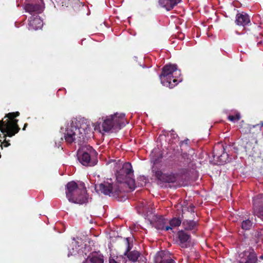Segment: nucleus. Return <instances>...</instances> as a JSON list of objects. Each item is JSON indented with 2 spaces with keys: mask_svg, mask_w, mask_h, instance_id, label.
I'll use <instances>...</instances> for the list:
<instances>
[{
  "mask_svg": "<svg viewBox=\"0 0 263 263\" xmlns=\"http://www.w3.org/2000/svg\"><path fill=\"white\" fill-rule=\"evenodd\" d=\"M156 175L159 181H172L173 179H175V175L172 174H164L160 171L156 173Z\"/></svg>",
  "mask_w": 263,
  "mask_h": 263,
  "instance_id": "nucleus-21",
  "label": "nucleus"
},
{
  "mask_svg": "<svg viewBox=\"0 0 263 263\" xmlns=\"http://www.w3.org/2000/svg\"><path fill=\"white\" fill-rule=\"evenodd\" d=\"M43 26L42 21L38 15H33L30 17L28 24V28L30 30H37Z\"/></svg>",
  "mask_w": 263,
  "mask_h": 263,
  "instance_id": "nucleus-17",
  "label": "nucleus"
},
{
  "mask_svg": "<svg viewBox=\"0 0 263 263\" xmlns=\"http://www.w3.org/2000/svg\"><path fill=\"white\" fill-rule=\"evenodd\" d=\"M253 222L249 218L243 220L241 222V228L245 230H249L252 227Z\"/></svg>",
  "mask_w": 263,
  "mask_h": 263,
  "instance_id": "nucleus-23",
  "label": "nucleus"
},
{
  "mask_svg": "<svg viewBox=\"0 0 263 263\" xmlns=\"http://www.w3.org/2000/svg\"><path fill=\"white\" fill-rule=\"evenodd\" d=\"M185 210V209H183L182 211H183V213H185V212H184Z\"/></svg>",
  "mask_w": 263,
  "mask_h": 263,
  "instance_id": "nucleus-37",
  "label": "nucleus"
},
{
  "mask_svg": "<svg viewBox=\"0 0 263 263\" xmlns=\"http://www.w3.org/2000/svg\"><path fill=\"white\" fill-rule=\"evenodd\" d=\"M240 119V114L237 112L235 115H229L228 119L233 122L238 121Z\"/></svg>",
  "mask_w": 263,
  "mask_h": 263,
  "instance_id": "nucleus-26",
  "label": "nucleus"
},
{
  "mask_svg": "<svg viewBox=\"0 0 263 263\" xmlns=\"http://www.w3.org/2000/svg\"><path fill=\"white\" fill-rule=\"evenodd\" d=\"M181 75L180 71L177 69L176 64L166 65L162 69V73L160 75L161 84L166 87L173 88L177 85L181 79L176 78Z\"/></svg>",
  "mask_w": 263,
  "mask_h": 263,
  "instance_id": "nucleus-3",
  "label": "nucleus"
},
{
  "mask_svg": "<svg viewBox=\"0 0 263 263\" xmlns=\"http://www.w3.org/2000/svg\"><path fill=\"white\" fill-rule=\"evenodd\" d=\"M18 115V112H10L5 116V118H7L5 120L4 119L0 120V130L4 134V137L6 138L7 135L12 137L18 132L20 128L17 124L18 120L14 119Z\"/></svg>",
  "mask_w": 263,
  "mask_h": 263,
  "instance_id": "nucleus-4",
  "label": "nucleus"
},
{
  "mask_svg": "<svg viewBox=\"0 0 263 263\" xmlns=\"http://www.w3.org/2000/svg\"><path fill=\"white\" fill-rule=\"evenodd\" d=\"M95 190L98 194H103L117 197L121 192L119 184L115 182H102L95 185Z\"/></svg>",
  "mask_w": 263,
  "mask_h": 263,
  "instance_id": "nucleus-7",
  "label": "nucleus"
},
{
  "mask_svg": "<svg viewBox=\"0 0 263 263\" xmlns=\"http://www.w3.org/2000/svg\"><path fill=\"white\" fill-rule=\"evenodd\" d=\"M235 22L238 26H245L250 23V17L243 12L238 13L236 16Z\"/></svg>",
  "mask_w": 263,
  "mask_h": 263,
  "instance_id": "nucleus-18",
  "label": "nucleus"
},
{
  "mask_svg": "<svg viewBox=\"0 0 263 263\" xmlns=\"http://www.w3.org/2000/svg\"><path fill=\"white\" fill-rule=\"evenodd\" d=\"M239 263H256L257 256L251 249L246 250L239 254Z\"/></svg>",
  "mask_w": 263,
  "mask_h": 263,
  "instance_id": "nucleus-11",
  "label": "nucleus"
},
{
  "mask_svg": "<svg viewBox=\"0 0 263 263\" xmlns=\"http://www.w3.org/2000/svg\"><path fill=\"white\" fill-rule=\"evenodd\" d=\"M181 223V220L179 218L174 217L170 220V227H176L179 226Z\"/></svg>",
  "mask_w": 263,
  "mask_h": 263,
  "instance_id": "nucleus-25",
  "label": "nucleus"
},
{
  "mask_svg": "<svg viewBox=\"0 0 263 263\" xmlns=\"http://www.w3.org/2000/svg\"><path fill=\"white\" fill-rule=\"evenodd\" d=\"M180 245L182 248H187L189 246L191 240V235L183 230H180L177 233Z\"/></svg>",
  "mask_w": 263,
  "mask_h": 263,
  "instance_id": "nucleus-14",
  "label": "nucleus"
},
{
  "mask_svg": "<svg viewBox=\"0 0 263 263\" xmlns=\"http://www.w3.org/2000/svg\"><path fill=\"white\" fill-rule=\"evenodd\" d=\"M261 125L263 126V123H261Z\"/></svg>",
  "mask_w": 263,
  "mask_h": 263,
  "instance_id": "nucleus-39",
  "label": "nucleus"
},
{
  "mask_svg": "<svg viewBox=\"0 0 263 263\" xmlns=\"http://www.w3.org/2000/svg\"><path fill=\"white\" fill-rule=\"evenodd\" d=\"M260 258L263 259V256H261Z\"/></svg>",
  "mask_w": 263,
  "mask_h": 263,
  "instance_id": "nucleus-38",
  "label": "nucleus"
},
{
  "mask_svg": "<svg viewBox=\"0 0 263 263\" xmlns=\"http://www.w3.org/2000/svg\"><path fill=\"white\" fill-rule=\"evenodd\" d=\"M182 225L185 230H194L197 228V222L193 220H185Z\"/></svg>",
  "mask_w": 263,
  "mask_h": 263,
  "instance_id": "nucleus-22",
  "label": "nucleus"
},
{
  "mask_svg": "<svg viewBox=\"0 0 263 263\" xmlns=\"http://www.w3.org/2000/svg\"><path fill=\"white\" fill-rule=\"evenodd\" d=\"M85 121L84 119L78 121L76 119L71 120L70 125L67 127L65 134V139L67 143H71L77 137L83 138V134L90 129Z\"/></svg>",
  "mask_w": 263,
  "mask_h": 263,
  "instance_id": "nucleus-2",
  "label": "nucleus"
},
{
  "mask_svg": "<svg viewBox=\"0 0 263 263\" xmlns=\"http://www.w3.org/2000/svg\"><path fill=\"white\" fill-rule=\"evenodd\" d=\"M119 184L121 192H132L138 186H143V183L145 185L146 182H142L140 184V182H115Z\"/></svg>",
  "mask_w": 263,
  "mask_h": 263,
  "instance_id": "nucleus-12",
  "label": "nucleus"
},
{
  "mask_svg": "<svg viewBox=\"0 0 263 263\" xmlns=\"http://www.w3.org/2000/svg\"><path fill=\"white\" fill-rule=\"evenodd\" d=\"M3 144L5 147H7L10 145V143H8L6 140L3 142Z\"/></svg>",
  "mask_w": 263,
  "mask_h": 263,
  "instance_id": "nucleus-33",
  "label": "nucleus"
},
{
  "mask_svg": "<svg viewBox=\"0 0 263 263\" xmlns=\"http://www.w3.org/2000/svg\"><path fill=\"white\" fill-rule=\"evenodd\" d=\"M194 209L195 206L193 204H191L189 207L186 208V210L187 212L191 213V214L193 213V214H194Z\"/></svg>",
  "mask_w": 263,
  "mask_h": 263,
  "instance_id": "nucleus-29",
  "label": "nucleus"
},
{
  "mask_svg": "<svg viewBox=\"0 0 263 263\" xmlns=\"http://www.w3.org/2000/svg\"><path fill=\"white\" fill-rule=\"evenodd\" d=\"M100 125V123L97 122L96 123H94L93 124V126L94 127L95 130H99V131L101 132Z\"/></svg>",
  "mask_w": 263,
  "mask_h": 263,
  "instance_id": "nucleus-30",
  "label": "nucleus"
},
{
  "mask_svg": "<svg viewBox=\"0 0 263 263\" xmlns=\"http://www.w3.org/2000/svg\"><path fill=\"white\" fill-rule=\"evenodd\" d=\"M245 126H246V128H247V129H250V127L249 126V125L248 124H246Z\"/></svg>",
  "mask_w": 263,
  "mask_h": 263,
  "instance_id": "nucleus-35",
  "label": "nucleus"
},
{
  "mask_svg": "<svg viewBox=\"0 0 263 263\" xmlns=\"http://www.w3.org/2000/svg\"><path fill=\"white\" fill-rule=\"evenodd\" d=\"M27 126V124H26H26H25L24 127V128H23V130H25V128L26 127V126Z\"/></svg>",
  "mask_w": 263,
  "mask_h": 263,
  "instance_id": "nucleus-36",
  "label": "nucleus"
},
{
  "mask_svg": "<svg viewBox=\"0 0 263 263\" xmlns=\"http://www.w3.org/2000/svg\"><path fill=\"white\" fill-rule=\"evenodd\" d=\"M158 3L160 7L165 9L167 11L172 9L170 0H159Z\"/></svg>",
  "mask_w": 263,
  "mask_h": 263,
  "instance_id": "nucleus-24",
  "label": "nucleus"
},
{
  "mask_svg": "<svg viewBox=\"0 0 263 263\" xmlns=\"http://www.w3.org/2000/svg\"><path fill=\"white\" fill-rule=\"evenodd\" d=\"M157 184L162 189H176L187 185V182H156Z\"/></svg>",
  "mask_w": 263,
  "mask_h": 263,
  "instance_id": "nucleus-15",
  "label": "nucleus"
},
{
  "mask_svg": "<svg viewBox=\"0 0 263 263\" xmlns=\"http://www.w3.org/2000/svg\"><path fill=\"white\" fill-rule=\"evenodd\" d=\"M167 219H165L162 216H157L156 220L154 222V227L157 230L168 231L172 230V228L168 226H166Z\"/></svg>",
  "mask_w": 263,
  "mask_h": 263,
  "instance_id": "nucleus-16",
  "label": "nucleus"
},
{
  "mask_svg": "<svg viewBox=\"0 0 263 263\" xmlns=\"http://www.w3.org/2000/svg\"><path fill=\"white\" fill-rule=\"evenodd\" d=\"M97 153L89 145H84L79 149L77 152L78 159L80 162L85 166H94L98 161Z\"/></svg>",
  "mask_w": 263,
  "mask_h": 263,
  "instance_id": "nucleus-5",
  "label": "nucleus"
},
{
  "mask_svg": "<svg viewBox=\"0 0 263 263\" xmlns=\"http://www.w3.org/2000/svg\"><path fill=\"white\" fill-rule=\"evenodd\" d=\"M252 203L254 214L263 220V194L254 196Z\"/></svg>",
  "mask_w": 263,
  "mask_h": 263,
  "instance_id": "nucleus-10",
  "label": "nucleus"
},
{
  "mask_svg": "<svg viewBox=\"0 0 263 263\" xmlns=\"http://www.w3.org/2000/svg\"><path fill=\"white\" fill-rule=\"evenodd\" d=\"M244 142L246 143L245 149L246 152H248L250 155H254L257 153L258 146L257 145V140L256 139L253 138L249 141L246 138L244 140Z\"/></svg>",
  "mask_w": 263,
  "mask_h": 263,
  "instance_id": "nucleus-13",
  "label": "nucleus"
},
{
  "mask_svg": "<svg viewBox=\"0 0 263 263\" xmlns=\"http://www.w3.org/2000/svg\"><path fill=\"white\" fill-rule=\"evenodd\" d=\"M181 1V0H170V2L172 6V9H173V8Z\"/></svg>",
  "mask_w": 263,
  "mask_h": 263,
  "instance_id": "nucleus-28",
  "label": "nucleus"
},
{
  "mask_svg": "<svg viewBox=\"0 0 263 263\" xmlns=\"http://www.w3.org/2000/svg\"><path fill=\"white\" fill-rule=\"evenodd\" d=\"M117 181H135L134 171L130 163H124L116 174Z\"/></svg>",
  "mask_w": 263,
  "mask_h": 263,
  "instance_id": "nucleus-8",
  "label": "nucleus"
},
{
  "mask_svg": "<svg viewBox=\"0 0 263 263\" xmlns=\"http://www.w3.org/2000/svg\"><path fill=\"white\" fill-rule=\"evenodd\" d=\"M127 123L125 119V114H115L114 115L107 117L104 120L102 124V131L108 132L113 127H118L121 128L124 126Z\"/></svg>",
  "mask_w": 263,
  "mask_h": 263,
  "instance_id": "nucleus-6",
  "label": "nucleus"
},
{
  "mask_svg": "<svg viewBox=\"0 0 263 263\" xmlns=\"http://www.w3.org/2000/svg\"><path fill=\"white\" fill-rule=\"evenodd\" d=\"M159 263H175V261L171 257L161 258Z\"/></svg>",
  "mask_w": 263,
  "mask_h": 263,
  "instance_id": "nucleus-27",
  "label": "nucleus"
},
{
  "mask_svg": "<svg viewBox=\"0 0 263 263\" xmlns=\"http://www.w3.org/2000/svg\"><path fill=\"white\" fill-rule=\"evenodd\" d=\"M66 197L69 201L80 204L88 201L86 188L83 182H68Z\"/></svg>",
  "mask_w": 263,
  "mask_h": 263,
  "instance_id": "nucleus-1",
  "label": "nucleus"
},
{
  "mask_svg": "<svg viewBox=\"0 0 263 263\" xmlns=\"http://www.w3.org/2000/svg\"><path fill=\"white\" fill-rule=\"evenodd\" d=\"M27 3L24 6L26 11L33 15L41 13L42 11V0H26Z\"/></svg>",
  "mask_w": 263,
  "mask_h": 263,
  "instance_id": "nucleus-9",
  "label": "nucleus"
},
{
  "mask_svg": "<svg viewBox=\"0 0 263 263\" xmlns=\"http://www.w3.org/2000/svg\"><path fill=\"white\" fill-rule=\"evenodd\" d=\"M171 135L173 137V138L175 139L176 137H177V135L174 133V131H172L171 132Z\"/></svg>",
  "mask_w": 263,
  "mask_h": 263,
  "instance_id": "nucleus-32",
  "label": "nucleus"
},
{
  "mask_svg": "<svg viewBox=\"0 0 263 263\" xmlns=\"http://www.w3.org/2000/svg\"><path fill=\"white\" fill-rule=\"evenodd\" d=\"M109 263H119L117 261H116L113 258H109Z\"/></svg>",
  "mask_w": 263,
  "mask_h": 263,
  "instance_id": "nucleus-31",
  "label": "nucleus"
},
{
  "mask_svg": "<svg viewBox=\"0 0 263 263\" xmlns=\"http://www.w3.org/2000/svg\"><path fill=\"white\" fill-rule=\"evenodd\" d=\"M241 132L245 133L247 132V130H245V129L242 128L241 130Z\"/></svg>",
  "mask_w": 263,
  "mask_h": 263,
  "instance_id": "nucleus-34",
  "label": "nucleus"
},
{
  "mask_svg": "<svg viewBox=\"0 0 263 263\" xmlns=\"http://www.w3.org/2000/svg\"><path fill=\"white\" fill-rule=\"evenodd\" d=\"M104 257L101 254L95 253L89 255L83 263H103Z\"/></svg>",
  "mask_w": 263,
  "mask_h": 263,
  "instance_id": "nucleus-19",
  "label": "nucleus"
},
{
  "mask_svg": "<svg viewBox=\"0 0 263 263\" xmlns=\"http://www.w3.org/2000/svg\"><path fill=\"white\" fill-rule=\"evenodd\" d=\"M130 249L131 248L129 246V242H128V247L124 253V255L127 256L129 260L133 262H136L140 257V253L139 252L136 250L130 251Z\"/></svg>",
  "mask_w": 263,
  "mask_h": 263,
  "instance_id": "nucleus-20",
  "label": "nucleus"
}]
</instances>
